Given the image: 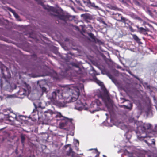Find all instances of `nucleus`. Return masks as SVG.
I'll use <instances>...</instances> for the list:
<instances>
[{
	"mask_svg": "<svg viewBox=\"0 0 157 157\" xmlns=\"http://www.w3.org/2000/svg\"><path fill=\"white\" fill-rule=\"evenodd\" d=\"M69 1H71V2H73V3H74V2L72 0H69Z\"/></svg>",
	"mask_w": 157,
	"mask_h": 157,
	"instance_id": "37998d69",
	"label": "nucleus"
},
{
	"mask_svg": "<svg viewBox=\"0 0 157 157\" xmlns=\"http://www.w3.org/2000/svg\"><path fill=\"white\" fill-rule=\"evenodd\" d=\"M12 97V96L11 95H8L7 96V98H11Z\"/></svg>",
	"mask_w": 157,
	"mask_h": 157,
	"instance_id": "72a5a7b5",
	"label": "nucleus"
},
{
	"mask_svg": "<svg viewBox=\"0 0 157 157\" xmlns=\"http://www.w3.org/2000/svg\"><path fill=\"white\" fill-rule=\"evenodd\" d=\"M113 18L116 20L124 23L125 24H128L130 22V21L127 19L123 17L121 14L117 13H113Z\"/></svg>",
	"mask_w": 157,
	"mask_h": 157,
	"instance_id": "0eeeda50",
	"label": "nucleus"
},
{
	"mask_svg": "<svg viewBox=\"0 0 157 157\" xmlns=\"http://www.w3.org/2000/svg\"><path fill=\"white\" fill-rule=\"evenodd\" d=\"M122 106H124V109H127L129 110H131V109H132V103H130L129 104V106H126V105H123Z\"/></svg>",
	"mask_w": 157,
	"mask_h": 157,
	"instance_id": "5701e85b",
	"label": "nucleus"
},
{
	"mask_svg": "<svg viewBox=\"0 0 157 157\" xmlns=\"http://www.w3.org/2000/svg\"><path fill=\"white\" fill-rule=\"evenodd\" d=\"M14 89H16V85H14Z\"/></svg>",
	"mask_w": 157,
	"mask_h": 157,
	"instance_id": "c03bdc74",
	"label": "nucleus"
},
{
	"mask_svg": "<svg viewBox=\"0 0 157 157\" xmlns=\"http://www.w3.org/2000/svg\"><path fill=\"white\" fill-rule=\"evenodd\" d=\"M148 29H147V30H145V32L143 33H143V34H144V35H146V34H147V33L146 32V31H148Z\"/></svg>",
	"mask_w": 157,
	"mask_h": 157,
	"instance_id": "473e14b6",
	"label": "nucleus"
},
{
	"mask_svg": "<svg viewBox=\"0 0 157 157\" xmlns=\"http://www.w3.org/2000/svg\"><path fill=\"white\" fill-rule=\"evenodd\" d=\"M32 116H37L38 114V111L36 109H34L32 113Z\"/></svg>",
	"mask_w": 157,
	"mask_h": 157,
	"instance_id": "bb28decb",
	"label": "nucleus"
},
{
	"mask_svg": "<svg viewBox=\"0 0 157 157\" xmlns=\"http://www.w3.org/2000/svg\"><path fill=\"white\" fill-rule=\"evenodd\" d=\"M135 4L138 6H140L141 5V4L138 1H136L135 2Z\"/></svg>",
	"mask_w": 157,
	"mask_h": 157,
	"instance_id": "7c9ffc66",
	"label": "nucleus"
},
{
	"mask_svg": "<svg viewBox=\"0 0 157 157\" xmlns=\"http://www.w3.org/2000/svg\"><path fill=\"white\" fill-rule=\"evenodd\" d=\"M119 126L121 129L123 130L126 132L129 129L127 125H125L124 123L120 124L119 125Z\"/></svg>",
	"mask_w": 157,
	"mask_h": 157,
	"instance_id": "ddd939ff",
	"label": "nucleus"
},
{
	"mask_svg": "<svg viewBox=\"0 0 157 157\" xmlns=\"http://www.w3.org/2000/svg\"><path fill=\"white\" fill-rule=\"evenodd\" d=\"M21 117H23V116L20 115L18 116L16 114L12 113L8 115L9 119L12 121H14L15 120L19 121V118Z\"/></svg>",
	"mask_w": 157,
	"mask_h": 157,
	"instance_id": "9d476101",
	"label": "nucleus"
},
{
	"mask_svg": "<svg viewBox=\"0 0 157 157\" xmlns=\"http://www.w3.org/2000/svg\"><path fill=\"white\" fill-rule=\"evenodd\" d=\"M136 27L138 28L139 32L140 33H143L145 32V30L146 29H144L142 27H139L138 25H136Z\"/></svg>",
	"mask_w": 157,
	"mask_h": 157,
	"instance_id": "aec40b11",
	"label": "nucleus"
},
{
	"mask_svg": "<svg viewBox=\"0 0 157 157\" xmlns=\"http://www.w3.org/2000/svg\"><path fill=\"white\" fill-rule=\"evenodd\" d=\"M55 117L57 118V120H65L66 121L65 123L63 122L61 124H63V126H65L67 124L72 123V119H69L65 117L62 115L59 112L57 113L55 116Z\"/></svg>",
	"mask_w": 157,
	"mask_h": 157,
	"instance_id": "423d86ee",
	"label": "nucleus"
},
{
	"mask_svg": "<svg viewBox=\"0 0 157 157\" xmlns=\"http://www.w3.org/2000/svg\"><path fill=\"white\" fill-rule=\"evenodd\" d=\"M74 143L76 147H78L79 145V141L77 139L74 140Z\"/></svg>",
	"mask_w": 157,
	"mask_h": 157,
	"instance_id": "b1692460",
	"label": "nucleus"
},
{
	"mask_svg": "<svg viewBox=\"0 0 157 157\" xmlns=\"http://www.w3.org/2000/svg\"><path fill=\"white\" fill-rule=\"evenodd\" d=\"M8 9L10 12H12L13 13L14 17L16 18L17 19L19 18V16L18 15V14L16 13L11 8H9Z\"/></svg>",
	"mask_w": 157,
	"mask_h": 157,
	"instance_id": "412c9836",
	"label": "nucleus"
},
{
	"mask_svg": "<svg viewBox=\"0 0 157 157\" xmlns=\"http://www.w3.org/2000/svg\"><path fill=\"white\" fill-rule=\"evenodd\" d=\"M153 12L154 13L155 15H157V12L155 10H154Z\"/></svg>",
	"mask_w": 157,
	"mask_h": 157,
	"instance_id": "2f4dec72",
	"label": "nucleus"
},
{
	"mask_svg": "<svg viewBox=\"0 0 157 157\" xmlns=\"http://www.w3.org/2000/svg\"><path fill=\"white\" fill-rule=\"evenodd\" d=\"M103 157H107L106 156H105V155H103Z\"/></svg>",
	"mask_w": 157,
	"mask_h": 157,
	"instance_id": "a18cd8bd",
	"label": "nucleus"
},
{
	"mask_svg": "<svg viewBox=\"0 0 157 157\" xmlns=\"http://www.w3.org/2000/svg\"><path fill=\"white\" fill-rule=\"evenodd\" d=\"M101 22L104 24H106L105 22L104 21H103L102 20H101Z\"/></svg>",
	"mask_w": 157,
	"mask_h": 157,
	"instance_id": "f704fd0d",
	"label": "nucleus"
},
{
	"mask_svg": "<svg viewBox=\"0 0 157 157\" xmlns=\"http://www.w3.org/2000/svg\"><path fill=\"white\" fill-rule=\"evenodd\" d=\"M121 2L122 3H125V1L124 0H122L121 1Z\"/></svg>",
	"mask_w": 157,
	"mask_h": 157,
	"instance_id": "c9c22d12",
	"label": "nucleus"
},
{
	"mask_svg": "<svg viewBox=\"0 0 157 157\" xmlns=\"http://www.w3.org/2000/svg\"><path fill=\"white\" fill-rule=\"evenodd\" d=\"M52 114L50 111L45 112V116L47 120L49 121L52 119Z\"/></svg>",
	"mask_w": 157,
	"mask_h": 157,
	"instance_id": "4468645a",
	"label": "nucleus"
},
{
	"mask_svg": "<svg viewBox=\"0 0 157 157\" xmlns=\"http://www.w3.org/2000/svg\"><path fill=\"white\" fill-rule=\"evenodd\" d=\"M54 9H55V8H54L52 7H51V10H52L53 11H54Z\"/></svg>",
	"mask_w": 157,
	"mask_h": 157,
	"instance_id": "e433bc0d",
	"label": "nucleus"
},
{
	"mask_svg": "<svg viewBox=\"0 0 157 157\" xmlns=\"http://www.w3.org/2000/svg\"><path fill=\"white\" fill-rule=\"evenodd\" d=\"M69 1H71V2H73V3H74V2L72 0H69Z\"/></svg>",
	"mask_w": 157,
	"mask_h": 157,
	"instance_id": "79ce46f5",
	"label": "nucleus"
},
{
	"mask_svg": "<svg viewBox=\"0 0 157 157\" xmlns=\"http://www.w3.org/2000/svg\"><path fill=\"white\" fill-rule=\"evenodd\" d=\"M25 86L20 88L17 92V97L20 98H23L25 96L28 95L31 92V87L29 85L25 84Z\"/></svg>",
	"mask_w": 157,
	"mask_h": 157,
	"instance_id": "39448f33",
	"label": "nucleus"
},
{
	"mask_svg": "<svg viewBox=\"0 0 157 157\" xmlns=\"http://www.w3.org/2000/svg\"><path fill=\"white\" fill-rule=\"evenodd\" d=\"M69 145H69V144H68V145H66L65 146V147L66 148V147H68Z\"/></svg>",
	"mask_w": 157,
	"mask_h": 157,
	"instance_id": "4c0bfd02",
	"label": "nucleus"
},
{
	"mask_svg": "<svg viewBox=\"0 0 157 157\" xmlns=\"http://www.w3.org/2000/svg\"><path fill=\"white\" fill-rule=\"evenodd\" d=\"M94 82H96L97 84H98L99 85L101 86H103V83L102 82H100L99 80H98L96 77H94Z\"/></svg>",
	"mask_w": 157,
	"mask_h": 157,
	"instance_id": "dca6fc26",
	"label": "nucleus"
},
{
	"mask_svg": "<svg viewBox=\"0 0 157 157\" xmlns=\"http://www.w3.org/2000/svg\"><path fill=\"white\" fill-rule=\"evenodd\" d=\"M57 18L63 20L64 21L67 20V19L69 18V16L68 15H66L63 14H58L56 15Z\"/></svg>",
	"mask_w": 157,
	"mask_h": 157,
	"instance_id": "9b49d317",
	"label": "nucleus"
},
{
	"mask_svg": "<svg viewBox=\"0 0 157 157\" xmlns=\"http://www.w3.org/2000/svg\"><path fill=\"white\" fill-rule=\"evenodd\" d=\"M76 150H77V151H78V148L77 147H76V148H75Z\"/></svg>",
	"mask_w": 157,
	"mask_h": 157,
	"instance_id": "58836bf2",
	"label": "nucleus"
},
{
	"mask_svg": "<svg viewBox=\"0 0 157 157\" xmlns=\"http://www.w3.org/2000/svg\"><path fill=\"white\" fill-rule=\"evenodd\" d=\"M125 154L128 155V157H135L134 154L132 153H130L127 151H126L125 152Z\"/></svg>",
	"mask_w": 157,
	"mask_h": 157,
	"instance_id": "6ab92c4d",
	"label": "nucleus"
},
{
	"mask_svg": "<svg viewBox=\"0 0 157 157\" xmlns=\"http://www.w3.org/2000/svg\"><path fill=\"white\" fill-rule=\"evenodd\" d=\"M133 38L138 43H139L140 41V39L135 34H132Z\"/></svg>",
	"mask_w": 157,
	"mask_h": 157,
	"instance_id": "f3484780",
	"label": "nucleus"
},
{
	"mask_svg": "<svg viewBox=\"0 0 157 157\" xmlns=\"http://www.w3.org/2000/svg\"><path fill=\"white\" fill-rule=\"evenodd\" d=\"M73 152L72 151V150L71 147H69V150L67 152V154L68 155H70L71 154H73Z\"/></svg>",
	"mask_w": 157,
	"mask_h": 157,
	"instance_id": "a878e982",
	"label": "nucleus"
},
{
	"mask_svg": "<svg viewBox=\"0 0 157 157\" xmlns=\"http://www.w3.org/2000/svg\"><path fill=\"white\" fill-rule=\"evenodd\" d=\"M144 9L147 13L150 16H152V13L151 12L148 8L146 7V8H145V7H144Z\"/></svg>",
	"mask_w": 157,
	"mask_h": 157,
	"instance_id": "4be33fe9",
	"label": "nucleus"
},
{
	"mask_svg": "<svg viewBox=\"0 0 157 157\" xmlns=\"http://www.w3.org/2000/svg\"><path fill=\"white\" fill-rule=\"evenodd\" d=\"M105 115H106V116H107V117H108V113H106L105 114Z\"/></svg>",
	"mask_w": 157,
	"mask_h": 157,
	"instance_id": "a19ab883",
	"label": "nucleus"
},
{
	"mask_svg": "<svg viewBox=\"0 0 157 157\" xmlns=\"http://www.w3.org/2000/svg\"><path fill=\"white\" fill-rule=\"evenodd\" d=\"M84 88L82 83L78 82L76 84L67 85L62 88L61 90H57L51 94L48 95V98L52 101L55 100L58 97L59 99H64L63 102L58 101L56 105L59 107H64L67 106V103L73 102L77 100L75 104V108L78 110H83L85 105L80 99H77L80 94V90L82 91Z\"/></svg>",
	"mask_w": 157,
	"mask_h": 157,
	"instance_id": "f257e3e1",
	"label": "nucleus"
},
{
	"mask_svg": "<svg viewBox=\"0 0 157 157\" xmlns=\"http://www.w3.org/2000/svg\"><path fill=\"white\" fill-rule=\"evenodd\" d=\"M0 86L2 89H3L9 91H11L13 89L9 83H5L4 84L1 83Z\"/></svg>",
	"mask_w": 157,
	"mask_h": 157,
	"instance_id": "6e6552de",
	"label": "nucleus"
},
{
	"mask_svg": "<svg viewBox=\"0 0 157 157\" xmlns=\"http://www.w3.org/2000/svg\"><path fill=\"white\" fill-rule=\"evenodd\" d=\"M21 142L22 143H23L25 139V137L24 135H21Z\"/></svg>",
	"mask_w": 157,
	"mask_h": 157,
	"instance_id": "c85d7f7f",
	"label": "nucleus"
},
{
	"mask_svg": "<svg viewBox=\"0 0 157 157\" xmlns=\"http://www.w3.org/2000/svg\"><path fill=\"white\" fill-rule=\"evenodd\" d=\"M145 157H157V155H149L148 153H146L145 155Z\"/></svg>",
	"mask_w": 157,
	"mask_h": 157,
	"instance_id": "cd10ccee",
	"label": "nucleus"
},
{
	"mask_svg": "<svg viewBox=\"0 0 157 157\" xmlns=\"http://www.w3.org/2000/svg\"><path fill=\"white\" fill-rule=\"evenodd\" d=\"M124 136L126 137V139L129 140L131 137V132H130V130L126 131V132L124 135Z\"/></svg>",
	"mask_w": 157,
	"mask_h": 157,
	"instance_id": "2eb2a0df",
	"label": "nucleus"
},
{
	"mask_svg": "<svg viewBox=\"0 0 157 157\" xmlns=\"http://www.w3.org/2000/svg\"><path fill=\"white\" fill-rule=\"evenodd\" d=\"M89 36L92 39H94V36L92 33H90Z\"/></svg>",
	"mask_w": 157,
	"mask_h": 157,
	"instance_id": "c756f323",
	"label": "nucleus"
},
{
	"mask_svg": "<svg viewBox=\"0 0 157 157\" xmlns=\"http://www.w3.org/2000/svg\"><path fill=\"white\" fill-rule=\"evenodd\" d=\"M41 104L42 103L41 102H39L38 105H37V107H38L39 108H40L42 109L44 108V106H42L41 105ZM34 105L36 107H37V106L36 105V104L35 103H34Z\"/></svg>",
	"mask_w": 157,
	"mask_h": 157,
	"instance_id": "393cba45",
	"label": "nucleus"
},
{
	"mask_svg": "<svg viewBox=\"0 0 157 157\" xmlns=\"http://www.w3.org/2000/svg\"><path fill=\"white\" fill-rule=\"evenodd\" d=\"M95 99L90 104V106L91 108H93L94 112L99 111L103 109V107L101 101H102L107 107L109 113L111 114L113 113V107L111 105L109 107L108 105V104L110 102V98L107 92L103 94L100 91H98L97 94L94 95Z\"/></svg>",
	"mask_w": 157,
	"mask_h": 157,
	"instance_id": "7ed1b4c3",
	"label": "nucleus"
},
{
	"mask_svg": "<svg viewBox=\"0 0 157 157\" xmlns=\"http://www.w3.org/2000/svg\"><path fill=\"white\" fill-rule=\"evenodd\" d=\"M137 129L135 132L137 137L141 141H143L149 146L154 145L155 140L151 139L153 136H157V124L154 130L151 132V125L149 123H143L141 121L136 122L135 124Z\"/></svg>",
	"mask_w": 157,
	"mask_h": 157,
	"instance_id": "f03ea898",
	"label": "nucleus"
},
{
	"mask_svg": "<svg viewBox=\"0 0 157 157\" xmlns=\"http://www.w3.org/2000/svg\"><path fill=\"white\" fill-rule=\"evenodd\" d=\"M64 71L62 70L59 75H58L55 71L53 70H51V72L48 74H46L47 75H50L51 77H52L54 79L56 80H59L61 78L68 77L71 75V77L73 78V75L72 74L69 75L68 73L69 72V69L65 68Z\"/></svg>",
	"mask_w": 157,
	"mask_h": 157,
	"instance_id": "20e7f679",
	"label": "nucleus"
},
{
	"mask_svg": "<svg viewBox=\"0 0 157 157\" xmlns=\"http://www.w3.org/2000/svg\"><path fill=\"white\" fill-rule=\"evenodd\" d=\"M72 65L75 67L74 69L77 74V76L78 77H81V78L79 79L80 80H83V79L81 78L82 77V75H80V74L82 73V71L81 70L80 68L78 67V65H76L75 63H74L72 64Z\"/></svg>",
	"mask_w": 157,
	"mask_h": 157,
	"instance_id": "1a4fd4ad",
	"label": "nucleus"
},
{
	"mask_svg": "<svg viewBox=\"0 0 157 157\" xmlns=\"http://www.w3.org/2000/svg\"><path fill=\"white\" fill-rule=\"evenodd\" d=\"M45 83L44 81H38L37 83V85H39L40 89L42 90L43 92H44L46 91V88L44 86L42 85V84Z\"/></svg>",
	"mask_w": 157,
	"mask_h": 157,
	"instance_id": "f8f14e48",
	"label": "nucleus"
},
{
	"mask_svg": "<svg viewBox=\"0 0 157 157\" xmlns=\"http://www.w3.org/2000/svg\"><path fill=\"white\" fill-rule=\"evenodd\" d=\"M130 16L132 18L136 19H139V17L135 14L133 13H130L129 14Z\"/></svg>",
	"mask_w": 157,
	"mask_h": 157,
	"instance_id": "a211bd4d",
	"label": "nucleus"
},
{
	"mask_svg": "<svg viewBox=\"0 0 157 157\" xmlns=\"http://www.w3.org/2000/svg\"><path fill=\"white\" fill-rule=\"evenodd\" d=\"M147 88H150V86H147Z\"/></svg>",
	"mask_w": 157,
	"mask_h": 157,
	"instance_id": "ea45409f",
	"label": "nucleus"
}]
</instances>
